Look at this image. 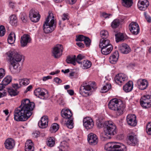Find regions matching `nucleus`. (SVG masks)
Returning <instances> with one entry per match:
<instances>
[{
    "label": "nucleus",
    "instance_id": "12",
    "mask_svg": "<svg viewBox=\"0 0 151 151\" xmlns=\"http://www.w3.org/2000/svg\"><path fill=\"white\" fill-rule=\"evenodd\" d=\"M128 142L132 146L136 145L138 142V140L137 136L134 133H131L129 134L128 137Z\"/></svg>",
    "mask_w": 151,
    "mask_h": 151
},
{
    "label": "nucleus",
    "instance_id": "34",
    "mask_svg": "<svg viewBox=\"0 0 151 151\" xmlns=\"http://www.w3.org/2000/svg\"><path fill=\"white\" fill-rule=\"evenodd\" d=\"M10 23L12 26H16L17 24V18L15 15H12L10 17Z\"/></svg>",
    "mask_w": 151,
    "mask_h": 151
},
{
    "label": "nucleus",
    "instance_id": "2",
    "mask_svg": "<svg viewBox=\"0 0 151 151\" xmlns=\"http://www.w3.org/2000/svg\"><path fill=\"white\" fill-rule=\"evenodd\" d=\"M6 54L8 60L14 69V72L18 73L21 70L22 68L19 63L21 60L22 56L17 52L11 51H9Z\"/></svg>",
    "mask_w": 151,
    "mask_h": 151
},
{
    "label": "nucleus",
    "instance_id": "13",
    "mask_svg": "<svg viewBox=\"0 0 151 151\" xmlns=\"http://www.w3.org/2000/svg\"><path fill=\"white\" fill-rule=\"evenodd\" d=\"M87 139L89 144L91 145H96L98 141L96 135L92 133H91L88 135Z\"/></svg>",
    "mask_w": 151,
    "mask_h": 151
},
{
    "label": "nucleus",
    "instance_id": "26",
    "mask_svg": "<svg viewBox=\"0 0 151 151\" xmlns=\"http://www.w3.org/2000/svg\"><path fill=\"white\" fill-rule=\"evenodd\" d=\"M133 86V84L132 81H129L123 86V90L126 92H130L132 89Z\"/></svg>",
    "mask_w": 151,
    "mask_h": 151
},
{
    "label": "nucleus",
    "instance_id": "14",
    "mask_svg": "<svg viewBox=\"0 0 151 151\" xmlns=\"http://www.w3.org/2000/svg\"><path fill=\"white\" fill-rule=\"evenodd\" d=\"M129 28L131 32L134 35H137L139 32V26L136 22H131L129 25Z\"/></svg>",
    "mask_w": 151,
    "mask_h": 151
},
{
    "label": "nucleus",
    "instance_id": "3",
    "mask_svg": "<svg viewBox=\"0 0 151 151\" xmlns=\"http://www.w3.org/2000/svg\"><path fill=\"white\" fill-rule=\"evenodd\" d=\"M108 105L109 108L114 111L116 115L118 116L123 114L125 108V105L123 102L116 99L111 100Z\"/></svg>",
    "mask_w": 151,
    "mask_h": 151
},
{
    "label": "nucleus",
    "instance_id": "24",
    "mask_svg": "<svg viewBox=\"0 0 151 151\" xmlns=\"http://www.w3.org/2000/svg\"><path fill=\"white\" fill-rule=\"evenodd\" d=\"M34 150L33 143L31 140L27 141L25 145V151H33Z\"/></svg>",
    "mask_w": 151,
    "mask_h": 151
},
{
    "label": "nucleus",
    "instance_id": "47",
    "mask_svg": "<svg viewBox=\"0 0 151 151\" xmlns=\"http://www.w3.org/2000/svg\"><path fill=\"white\" fill-rule=\"evenodd\" d=\"M100 35L102 39H106L108 36V33L106 30H103L101 31Z\"/></svg>",
    "mask_w": 151,
    "mask_h": 151
},
{
    "label": "nucleus",
    "instance_id": "42",
    "mask_svg": "<svg viewBox=\"0 0 151 151\" xmlns=\"http://www.w3.org/2000/svg\"><path fill=\"white\" fill-rule=\"evenodd\" d=\"M8 91L9 94L11 96H16L19 93V92L17 90H14L12 88H8Z\"/></svg>",
    "mask_w": 151,
    "mask_h": 151
},
{
    "label": "nucleus",
    "instance_id": "64",
    "mask_svg": "<svg viewBox=\"0 0 151 151\" xmlns=\"http://www.w3.org/2000/svg\"><path fill=\"white\" fill-rule=\"evenodd\" d=\"M67 92L71 96L73 95L74 93V91L72 90H67Z\"/></svg>",
    "mask_w": 151,
    "mask_h": 151
},
{
    "label": "nucleus",
    "instance_id": "63",
    "mask_svg": "<svg viewBox=\"0 0 151 151\" xmlns=\"http://www.w3.org/2000/svg\"><path fill=\"white\" fill-rule=\"evenodd\" d=\"M32 88V85H30L28 86L26 88V90L25 91V93H27L28 91H29Z\"/></svg>",
    "mask_w": 151,
    "mask_h": 151
},
{
    "label": "nucleus",
    "instance_id": "5",
    "mask_svg": "<svg viewBox=\"0 0 151 151\" xmlns=\"http://www.w3.org/2000/svg\"><path fill=\"white\" fill-rule=\"evenodd\" d=\"M104 131L106 134L113 136L116 134L117 130L114 123L107 121L105 122Z\"/></svg>",
    "mask_w": 151,
    "mask_h": 151
},
{
    "label": "nucleus",
    "instance_id": "18",
    "mask_svg": "<svg viewBox=\"0 0 151 151\" xmlns=\"http://www.w3.org/2000/svg\"><path fill=\"white\" fill-rule=\"evenodd\" d=\"M149 3L147 0H139L137 6L139 9L142 11L145 10L149 6Z\"/></svg>",
    "mask_w": 151,
    "mask_h": 151
},
{
    "label": "nucleus",
    "instance_id": "29",
    "mask_svg": "<svg viewBox=\"0 0 151 151\" xmlns=\"http://www.w3.org/2000/svg\"><path fill=\"white\" fill-rule=\"evenodd\" d=\"M69 145L66 141H63L61 142L59 151H67Z\"/></svg>",
    "mask_w": 151,
    "mask_h": 151
},
{
    "label": "nucleus",
    "instance_id": "6",
    "mask_svg": "<svg viewBox=\"0 0 151 151\" xmlns=\"http://www.w3.org/2000/svg\"><path fill=\"white\" fill-rule=\"evenodd\" d=\"M140 104L144 108L150 107L151 106V95H145L142 97L140 99Z\"/></svg>",
    "mask_w": 151,
    "mask_h": 151
},
{
    "label": "nucleus",
    "instance_id": "21",
    "mask_svg": "<svg viewBox=\"0 0 151 151\" xmlns=\"http://www.w3.org/2000/svg\"><path fill=\"white\" fill-rule=\"evenodd\" d=\"M4 144L5 148L8 150H11L13 148L15 145L14 140L11 138L7 139Z\"/></svg>",
    "mask_w": 151,
    "mask_h": 151
},
{
    "label": "nucleus",
    "instance_id": "10",
    "mask_svg": "<svg viewBox=\"0 0 151 151\" xmlns=\"http://www.w3.org/2000/svg\"><path fill=\"white\" fill-rule=\"evenodd\" d=\"M84 126L87 129H91L94 126V122L92 119L89 117L84 118L83 120Z\"/></svg>",
    "mask_w": 151,
    "mask_h": 151
},
{
    "label": "nucleus",
    "instance_id": "62",
    "mask_svg": "<svg viewBox=\"0 0 151 151\" xmlns=\"http://www.w3.org/2000/svg\"><path fill=\"white\" fill-rule=\"evenodd\" d=\"M52 78V77L50 76H44L43 77V81H45L49 79Z\"/></svg>",
    "mask_w": 151,
    "mask_h": 151
},
{
    "label": "nucleus",
    "instance_id": "1",
    "mask_svg": "<svg viewBox=\"0 0 151 151\" xmlns=\"http://www.w3.org/2000/svg\"><path fill=\"white\" fill-rule=\"evenodd\" d=\"M35 107V104L30 102L29 99H26L22 100L21 105L14 111V120L17 122L26 121L32 115Z\"/></svg>",
    "mask_w": 151,
    "mask_h": 151
},
{
    "label": "nucleus",
    "instance_id": "41",
    "mask_svg": "<svg viewBox=\"0 0 151 151\" xmlns=\"http://www.w3.org/2000/svg\"><path fill=\"white\" fill-rule=\"evenodd\" d=\"M55 141L53 137H50L48 139L47 144L49 147H52L55 144Z\"/></svg>",
    "mask_w": 151,
    "mask_h": 151
},
{
    "label": "nucleus",
    "instance_id": "23",
    "mask_svg": "<svg viewBox=\"0 0 151 151\" xmlns=\"http://www.w3.org/2000/svg\"><path fill=\"white\" fill-rule=\"evenodd\" d=\"M62 116L64 118L68 119L72 118V113L69 109H64L62 110L61 112Z\"/></svg>",
    "mask_w": 151,
    "mask_h": 151
},
{
    "label": "nucleus",
    "instance_id": "52",
    "mask_svg": "<svg viewBox=\"0 0 151 151\" xmlns=\"http://www.w3.org/2000/svg\"><path fill=\"white\" fill-rule=\"evenodd\" d=\"M86 36H84L83 35H79L76 36V41H84Z\"/></svg>",
    "mask_w": 151,
    "mask_h": 151
},
{
    "label": "nucleus",
    "instance_id": "15",
    "mask_svg": "<svg viewBox=\"0 0 151 151\" xmlns=\"http://www.w3.org/2000/svg\"><path fill=\"white\" fill-rule=\"evenodd\" d=\"M48 116H44L42 117L41 120L39 122L38 125L39 127L42 129L46 128L48 126Z\"/></svg>",
    "mask_w": 151,
    "mask_h": 151
},
{
    "label": "nucleus",
    "instance_id": "43",
    "mask_svg": "<svg viewBox=\"0 0 151 151\" xmlns=\"http://www.w3.org/2000/svg\"><path fill=\"white\" fill-rule=\"evenodd\" d=\"M120 23V21L119 19H114L111 23V26L113 28H116L117 27Z\"/></svg>",
    "mask_w": 151,
    "mask_h": 151
},
{
    "label": "nucleus",
    "instance_id": "27",
    "mask_svg": "<svg viewBox=\"0 0 151 151\" xmlns=\"http://www.w3.org/2000/svg\"><path fill=\"white\" fill-rule=\"evenodd\" d=\"M102 53L105 55H107L110 54L113 49L112 45H109L106 47L101 48Z\"/></svg>",
    "mask_w": 151,
    "mask_h": 151
},
{
    "label": "nucleus",
    "instance_id": "49",
    "mask_svg": "<svg viewBox=\"0 0 151 151\" xmlns=\"http://www.w3.org/2000/svg\"><path fill=\"white\" fill-rule=\"evenodd\" d=\"M29 79L27 78H24L21 80L19 82V83L20 85L23 84V85H27L29 83Z\"/></svg>",
    "mask_w": 151,
    "mask_h": 151
},
{
    "label": "nucleus",
    "instance_id": "28",
    "mask_svg": "<svg viewBox=\"0 0 151 151\" xmlns=\"http://www.w3.org/2000/svg\"><path fill=\"white\" fill-rule=\"evenodd\" d=\"M112 45L110 43V41L106 39H101L100 41L99 46L100 48H101L103 47H108L109 45Z\"/></svg>",
    "mask_w": 151,
    "mask_h": 151
},
{
    "label": "nucleus",
    "instance_id": "53",
    "mask_svg": "<svg viewBox=\"0 0 151 151\" xmlns=\"http://www.w3.org/2000/svg\"><path fill=\"white\" fill-rule=\"evenodd\" d=\"M5 29L4 27L2 25L0 26V36L4 35L5 33Z\"/></svg>",
    "mask_w": 151,
    "mask_h": 151
},
{
    "label": "nucleus",
    "instance_id": "22",
    "mask_svg": "<svg viewBox=\"0 0 151 151\" xmlns=\"http://www.w3.org/2000/svg\"><path fill=\"white\" fill-rule=\"evenodd\" d=\"M116 142H109L106 144L104 146L105 149L107 151H115Z\"/></svg>",
    "mask_w": 151,
    "mask_h": 151
},
{
    "label": "nucleus",
    "instance_id": "59",
    "mask_svg": "<svg viewBox=\"0 0 151 151\" xmlns=\"http://www.w3.org/2000/svg\"><path fill=\"white\" fill-rule=\"evenodd\" d=\"M21 19L25 23L27 21V17L26 15H23L21 16Z\"/></svg>",
    "mask_w": 151,
    "mask_h": 151
},
{
    "label": "nucleus",
    "instance_id": "8",
    "mask_svg": "<svg viewBox=\"0 0 151 151\" xmlns=\"http://www.w3.org/2000/svg\"><path fill=\"white\" fill-rule=\"evenodd\" d=\"M63 48L61 45L58 44L53 49L52 53L53 56L55 58H58L62 54Z\"/></svg>",
    "mask_w": 151,
    "mask_h": 151
},
{
    "label": "nucleus",
    "instance_id": "54",
    "mask_svg": "<svg viewBox=\"0 0 151 151\" xmlns=\"http://www.w3.org/2000/svg\"><path fill=\"white\" fill-rule=\"evenodd\" d=\"M84 41L86 47H89L90 45L91 40L89 37H86Z\"/></svg>",
    "mask_w": 151,
    "mask_h": 151
},
{
    "label": "nucleus",
    "instance_id": "48",
    "mask_svg": "<svg viewBox=\"0 0 151 151\" xmlns=\"http://www.w3.org/2000/svg\"><path fill=\"white\" fill-rule=\"evenodd\" d=\"M96 125L97 127L99 128L104 127V129L105 122L104 123L103 121L100 119H98L96 120Z\"/></svg>",
    "mask_w": 151,
    "mask_h": 151
},
{
    "label": "nucleus",
    "instance_id": "19",
    "mask_svg": "<svg viewBox=\"0 0 151 151\" xmlns=\"http://www.w3.org/2000/svg\"><path fill=\"white\" fill-rule=\"evenodd\" d=\"M119 50L123 54H127L130 52L131 49L128 45L123 43L119 46Z\"/></svg>",
    "mask_w": 151,
    "mask_h": 151
},
{
    "label": "nucleus",
    "instance_id": "9",
    "mask_svg": "<svg viewBox=\"0 0 151 151\" xmlns=\"http://www.w3.org/2000/svg\"><path fill=\"white\" fill-rule=\"evenodd\" d=\"M29 17L32 22H37L39 21L40 15L37 10L32 9L29 12Z\"/></svg>",
    "mask_w": 151,
    "mask_h": 151
},
{
    "label": "nucleus",
    "instance_id": "16",
    "mask_svg": "<svg viewBox=\"0 0 151 151\" xmlns=\"http://www.w3.org/2000/svg\"><path fill=\"white\" fill-rule=\"evenodd\" d=\"M127 79V77L125 75L120 73L116 75L115 78V81L116 83L121 85V84Z\"/></svg>",
    "mask_w": 151,
    "mask_h": 151
},
{
    "label": "nucleus",
    "instance_id": "46",
    "mask_svg": "<svg viewBox=\"0 0 151 151\" xmlns=\"http://www.w3.org/2000/svg\"><path fill=\"white\" fill-rule=\"evenodd\" d=\"M73 122L72 119L70 118L68 119L66 124V126L68 128L71 129L73 128Z\"/></svg>",
    "mask_w": 151,
    "mask_h": 151
},
{
    "label": "nucleus",
    "instance_id": "44",
    "mask_svg": "<svg viewBox=\"0 0 151 151\" xmlns=\"http://www.w3.org/2000/svg\"><path fill=\"white\" fill-rule=\"evenodd\" d=\"M116 41L117 42H119L124 39V36L122 34L118 33L115 35Z\"/></svg>",
    "mask_w": 151,
    "mask_h": 151
},
{
    "label": "nucleus",
    "instance_id": "35",
    "mask_svg": "<svg viewBox=\"0 0 151 151\" xmlns=\"http://www.w3.org/2000/svg\"><path fill=\"white\" fill-rule=\"evenodd\" d=\"M80 93L83 96H87L89 95V91L85 89L83 85H81L80 88Z\"/></svg>",
    "mask_w": 151,
    "mask_h": 151
},
{
    "label": "nucleus",
    "instance_id": "31",
    "mask_svg": "<svg viewBox=\"0 0 151 151\" xmlns=\"http://www.w3.org/2000/svg\"><path fill=\"white\" fill-rule=\"evenodd\" d=\"M66 62L68 63H71L74 65H76V55H73L72 56H67L66 60Z\"/></svg>",
    "mask_w": 151,
    "mask_h": 151
},
{
    "label": "nucleus",
    "instance_id": "11",
    "mask_svg": "<svg viewBox=\"0 0 151 151\" xmlns=\"http://www.w3.org/2000/svg\"><path fill=\"white\" fill-rule=\"evenodd\" d=\"M31 38L29 35L24 34L21 36L20 39L21 45L22 47L26 46L27 45L31 42Z\"/></svg>",
    "mask_w": 151,
    "mask_h": 151
},
{
    "label": "nucleus",
    "instance_id": "40",
    "mask_svg": "<svg viewBox=\"0 0 151 151\" xmlns=\"http://www.w3.org/2000/svg\"><path fill=\"white\" fill-rule=\"evenodd\" d=\"M91 65V62L88 60H84L83 62L82 65L81 66L83 69H87L90 68Z\"/></svg>",
    "mask_w": 151,
    "mask_h": 151
},
{
    "label": "nucleus",
    "instance_id": "50",
    "mask_svg": "<svg viewBox=\"0 0 151 151\" xmlns=\"http://www.w3.org/2000/svg\"><path fill=\"white\" fill-rule=\"evenodd\" d=\"M85 56L81 54L78 55L77 57H76V62H77L79 64H82L81 62L80 61L84 59Z\"/></svg>",
    "mask_w": 151,
    "mask_h": 151
},
{
    "label": "nucleus",
    "instance_id": "25",
    "mask_svg": "<svg viewBox=\"0 0 151 151\" xmlns=\"http://www.w3.org/2000/svg\"><path fill=\"white\" fill-rule=\"evenodd\" d=\"M119 57V53L118 51H115L111 56L109 57V60L110 62L114 64L118 60Z\"/></svg>",
    "mask_w": 151,
    "mask_h": 151
},
{
    "label": "nucleus",
    "instance_id": "45",
    "mask_svg": "<svg viewBox=\"0 0 151 151\" xmlns=\"http://www.w3.org/2000/svg\"><path fill=\"white\" fill-rule=\"evenodd\" d=\"M83 86H84L85 89L88 90V91H90V90H91L92 89H93V90L92 91H94L96 88V86H92L91 88V86L88 85H87V83H85V84H83Z\"/></svg>",
    "mask_w": 151,
    "mask_h": 151
},
{
    "label": "nucleus",
    "instance_id": "57",
    "mask_svg": "<svg viewBox=\"0 0 151 151\" xmlns=\"http://www.w3.org/2000/svg\"><path fill=\"white\" fill-rule=\"evenodd\" d=\"M62 19L64 21L66 20H68L69 18L67 14H64L62 17Z\"/></svg>",
    "mask_w": 151,
    "mask_h": 151
},
{
    "label": "nucleus",
    "instance_id": "56",
    "mask_svg": "<svg viewBox=\"0 0 151 151\" xmlns=\"http://www.w3.org/2000/svg\"><path fill=\"white\" fill-rule=\"evenodd\" d=\"M40 132L38 131H35L32 134L33 136L35 137H37L39 136Z\"/></svg>",
    "mask_w": 151,
    "mask_h": 151
},
{
    "label": "nucleus",
    "instance_id": "60",
    "mask_svg": "<svg viewBox=\"0 0 151 151\" xmlns=\"http://www.w3.org/2000/svg\"><path fill=\"white\" fill-rule=\"evenodd\" d=\"M55 81L57 83H60L62 82L61 80L59 78L56 77L54 79Z\"/></svg>",
    "mask_w": 151,
    "mask_h": 151
},
{
    "label": "nucleus",
    "instance_id": "37",
    "mask_svg": "<svg viewBox=\"0 0 151 151\" xmlns=\"http://www.w3.org/2000/svg\"><path fill=\"white\" fill-rule=\"evenodd\" d=\"M12 80V78L11 76H7L3 79L2 83L6 86L9 84Z\"/></svg>",
    "mask_w": 151,
    "mask_h": 151
},
{
    "label": "nucleus",
    "instance_id": "32",
    "mask_svg": "<svg viewBox=\"0 0 151 151\" xmlns=\"http://www.w3.org/2000/svg\"><path fill=\"white\" fill-rule=\"evenodd\" d=\"M115 151H126V147L123 144L116 142V145Z\"/></svg>",
    "mask_w": 151,
    "mask_h": 151
},
{
    "label": "nucleus",
    "instance_id": "33",
    "mask_svg": "<svg viewBox=\"0 0 151 151\" xmlns=\"http://www.w3.org/2000/svg\"><path fill=\"white\" fill-rule=\"evenodd\" d=\"M15 40V35L14 32H11L9 35L8 38V42L9 44H13Z\"/></svg>",
    "mask_w": 151,
    "mask_h": 151
},
{
    "label": "nucleus",
    "instance_id": "17",
    "mask_svg": "<svg viewBox=\"0 0 151 151\" xmlns=\"http://www.w3.org/2000/svg\"><path fill=\"white\" fill-rule=\"evenodd\" d=\"M127 121L128 124L131 126H135L137 124L136 116L134 114L128 115L127 117Z\"/></svg>",
    "mask_w": 151,
    "mask_h": 151
},
{
    "label": "nucleus",
    "instance_id": "61",
    "mask_svg": "<svg viewBox=\"0 0 151 151\" xmlns=\"http://www.w3.org/2000/svg\"><path fill=\"white\" fill-rule=\"evenodd\" d=\"M76 45L81 48H83L84 46V45L82 43L80 42L77 43Z\"/></svg>",
    "mask_w": 151,
    "mask_h": 151
},
{
    "label": "nucleus",
    "instance_id": "55",
    "mask_svg": "<svg viewBox=\"0 0 151 151\" xmlns=\"http://www.w3.org/2000/svg\"><path fill=\"white\" fill-rule=\"evenodd\" d=\"M144 15L147 21L149 22H151V19L149 15L146 12H144Z\"/></svg>",
    "mask_w": 151,
    "mask_h": 151
},
{
    "label": "nucleus",
    "instance_id": "20",
    "mask_svg": "<svg viewBox=\"0 0 151 151\" xmlns=\"http://www.w3.org/2000/svg\"><path fill=\"white\" fill-rule=\"evenodd\" d=\"M138 88L141 90L146 89L148 86V83L145 79H139L137 81Z\"/></svg>",
    "mask_w": 151,
    "mask_h": 151
},
{
    "label": "nucleus",
    "instance_id": "7",
    "mask_svg": "<svg viewBox=\"0 0 151 151\" xmlns=\"http://www.w3.org/2000/svg\"><path fill=\"white\" fill-rule=\"evenodd\" d=\"M34 93L36 96L43 99H47L49 96L47 92L45 89L39 88L35 90Z\"/></svg>",
    "mask_w": 151,
    "mask_h": 151
},
{
    "label": "nucleus",
    "instance_id": "51",
    "mask_svg": "<svg viewBox=\"0 0 151 151\" xmlns=\"http://www.w3.org/2000/svg\"><path fill=\"white\" fill-rule=\"evenodd\" d=\"M146 132L149 135H151V122L148 123L147 124L146 128Z\"/></svg>",
    "mask_w": 151,
    "mask_h": 151
},
{
    "label": "nucleus",
    "instance_id": "4",
    "mask_svg": "<svg viewBox=\"0 0 151 151\" xmlns=\"http://www.w3.org/2000/svg\"><path fill=\"white\" fill-rule=\"evenodd\" d=\"M50 17V15L48 16L43 24V30L44 32L46 34L51 32L56 27V24L54 19H51L50 22H49Z\"/></svg>",
    "mask_w": 151,
    "mask_h": 151
},
{
    "label": "nucleus",
    "instance_id": "30",
    "mask_svg": "<svg viewBox=\"0 0 151 151\" xmlns=\"http://www.w3.org/2000/svg\"><path fill=\"white\" fill-rule=\"evenodd\" d=\"M5 86L1 83H0V98L5 96L7 94L6 90H5Z\"/></svg>",
    "mask_w": 151,
    "mask_h": 151
},
{
    "label": "nucleus",
    "instance_id": "39",
    "mask_svg": "<svg viewBox=\"0 0 151 151\" xmlns=\"http://www.w3.org/2000/svg\"><path fill=\"white\" fill-rule=\"evenodd\" d=\"M59 129L58 125L56 123L53 124L51 125L49 131L51 133H55Z\"/></svg>",
    "mask_w": 151,
    "mask_h": 151
},
{
    "label": "nucleus",
    "instance_id": "38",
    "mask_svg": "<svg viewBox=\"0 0 151 151\" xmlns=\"http://www.w3.org/2000/svg\"><path fill=\"white\" fill-rule=\"evenodd\" d=\"M111 88V85L110 83H106V85H104L101 89V92L105 93L108 91Z\"/></svg>",
    "mask_w": 151,
    "mask_h": 151
},
{
    "label": "nucleus",
    "instance_id": "36",
    "mask_svg": "<svg viewBox=\"0 0 151 151\" xmlns=\"http://www.w3.org/2000/svg\"><path fill=\"white\" fill-rule=\"evenodd\" d=\"M122 4L125 7L129 8L133 4L132 0H122Z\"/></svg>",
    "mask_w": 151,
    "mask_h": 151
},
{
    "label": "nucleus",
    "instance_id": "58",
    "mask_svg": "<svg viewBox=\"0 0 151 151\" xmlns=\"http://www.w3.org/2000/svg\"><path fill=\"white\" fill-rule=\"evenodd\" d=\"M102 15L103 17L105 18H109V16H111L112 15L111 14H107L105 12H103L102 13Z\"/></svg>",
    "mask_w": 151,
    "mask_h": 151
}]
</instances>
